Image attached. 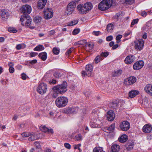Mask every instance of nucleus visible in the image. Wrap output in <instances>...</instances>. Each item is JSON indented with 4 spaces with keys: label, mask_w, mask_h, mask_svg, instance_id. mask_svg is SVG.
Masks as SVG:
<instances>
[{
    "label": "nucleus",
    "mask_w": 152,
    "mask_h": 152,
    "mask_svg": "<svg viewBox=\"0 0 152 152\" xmlns=\"http://www.w3.org/2000/svg\"><path fill=\"white\" fill-rule=\"evenodd\" d=\"M67 83L66 82H64L63 84L57 85L53 87L52 90L53 96L56 98L58 96V94H62L65 93L67 90Z\"/></svg>",
    "instance_id": "1"
},
{
    "label": "nucleus",
    "mask_w": 152,
    "mask_h": 152,
    "mask_svg": "<svg viewBox=\"0 0 152 152\" xmlns=\"http://www.w3.org/2000/svg\"><path fill=\"white\" fill-rule=\"evenodd\" d=\"M93 7L92 4L90 2H87L84 5L79 4L77 6V9L81 14H84L87 13Z\"/></svg>",
    "instance_id": "2"
},
{
    "label": "nucleus",
    "mask_w": 152,
    "mask_h": 152,
    "mask_svg": "<svg viewBox=\"0 0 152 152\" xmlns=\"http://www.w3.org/2000/svg\"><path fill=\"white\" fill-rule=\"evenodd\" d=\"M21 24L26 27H28L31 29H34L35 27L32 26L31 19L28 16H22L20 19Z\"/></svg>",
    "instance_id": "3"
},
{
    "label": "nucleus",
    "mask_w": 152,
    "mask_h": 152,
    "mask_svg": "<svg viewBox=\"0 0 152 152\" xmlns=\"http://www.w3.org/2000/svg\"><path fill=\"white\" fill-rule=\"evenodd\" d=\"M113 3V0H103L99 4L98 9L102 11L107 10L111 7Z\"/></svg>",
    "instance_id": "4"
},
{
    "label": "nucleus",
    "mask_w": 152,
    "mask_h": 152,
    "mask_svg": "<svg viewBox=\"0 0 152 152\" xmlns=\"http://www.w3.org/2000/svg\"><path fill=\"white\" fill-rule=\"evenodd\" d=\"M68 102L67 98L64 96H60L58 97L55 101L56 106L59 108L64 107L67 105Z\"/></svg>",
    "instance_id": "5"
},
{
    "label": "nucleus",
    "mask_w": 152,
    "mask_h": 152,
    "mask_svg": "<svg viewBox=\"0 0 152 152\" xmlns=\"http://www.w3.org/2000/svg\"><path fill=\"white\" fill-rule=\"evenodd\" d=\"M76 6V3L74 1L70 2L67 6L66 13L67 15L72 14L75 10Z\"/></svg>",
    "instance_id": "6"
},
{
    "label": "nucleus",
    "mask_w": 152,
    "mask_h": 152,
    "mask_svg": "<svg viewBox=\"0 0 152 152\" xmlns=\"http://www.w3.org/2000/svg\"><path fill=\"white\" fill-rule=\"evenodd\" d=\"M47 88L46 84L42 83L39 84L37 88V91L39 94L43 95L46 92Z\"/></svg>",
    "instance_id": "7"
},
{
    "label": "nucleus",
    "mask_w": 152,
    "mask_h": 152,
    "mask_svg": "<svg viewBox=\"0 0 152 152\" xmlns=\"http://www.w3.org/2000/svg\"><path fill=\"white\" fill-rule=\"evenodd\" d=\"M86 71H82V74L83 75H86L89 76H90L92 73L93 67L90 64L86 65Z\"/></svg>",
    "instance_id": "8"
},
{
    "label": "nucleus",
    "mask_w": 152,
    "mask_h": 152,
    "mask_svg": "<svg viewBox=\"0 0 152 152\" xmlns=\"http://www.w3.org/2000/svg\"><path fill=\"white\" fill-rule=\"evenodd\" d=\"M144 42L143 40L140 39L135 42V48L137 50H140L142 49L144 45Z\"/></svg>",
    "instance_id": "9"
},
{
    "label": "nucleus",
    "mask_w": 152,
    "mask_h": 152,
    "mask_svg": "<svg viewBox=\"0 0 152 152\" xmlns=\"http://www.w3.org/2000/svg\"><path fill=\"white\" fill-rule=\"evenodd\" d=\"M21 11L23 14H29L31 11V7L28 5H24L22 7Z\"/></svg>",
    "instance_id": "10"
},
{
    "label": "nucleus",
    "mask_w": 152,
    "mask_h": 152,
    "mask_svg": "<svg viewBox=\"0 0 152 152\" xmlns=\"http://www.w3.org/2000/svg\"><path fill=\"white\" fill-rule=\"evenodd\" d=\"M144 64L143 61L140 60L136 62L133 65V69L134 70H138L141 69Z\"/></svg>",
    "instance_id": "11"
},
{
    "label": "nucleus",
    "mask_w": 152,
    "mask_h": 152,
    "mask_svg": "<svg viewBox=\"0 0 152 152\" xmlns=\"http://www.w3.org/2000/svg\"><path fill=\"white\" fill-rule=\"evenodd\" d=\"M130 124L126 121H123L120 124V127L121 129L123 131H126L130 128Z\"/></svg>",
    "instance_id": "12"
},
{
    "label": "nucleus",
    "mask_w": 152,
    "mask_h": 152,
    "mask_svg": "<svg viewBox=\"0 0 152 152\" xmlns=\"http://www.w3.org/2000/svg\"><path fill=\"white\" fill-rule=\"evenodd\" d=\"M136 81L135 77L132 76L126 79L124 81V83L127 85L132 84L135 83Z\"/></svg>",
    "instance_id": "13"
},
{
    "label": "nucleus",
    "mask_w": 152,
    "mask_h": 152,
    "mask_svg": "<svg viewBox=\"0 0 152 152\" xmlns=\"http://www.w3.org/2000/svg\"><path fill=\"white\" fill-rule=\"evenodd\" d=\"M44 17L46 19H49L53 16V13L51 9H47L44 12Z\"/></svg>",
    "instance_id": "14"
},
{
    "label": "nucleus",
    "mask_w": 152,
    "mask_h": 152,
    "mask_svg": "<svg viewBox=\"0 0 152 152\" xmlns=\"http://www.w3.org/2000/svg\"><path fill=\"white\" fill-rule=\"evenodd\" d=\"M135 57L132 55H130L127 56L124 60V62L127 64H129L133 62L135 60Z\"/></svg>",
    "instance_id": "15"
},
{
    "label": "nucleus",
    "mask_w": 152,
    "mask_h": 152,
    "mask_svg": "<svg viewBox=\"0 0 152 152\" xmlns=\"http://www.w3.org/2000/svg\"><path fill=\"white\" fill-rule=\"evenodd\" d=\"M77 112V109L76 108L69 107L64 110V113L66 114H75Z\"/></svg>",
    "instance_id": "16"
},
{
    "label": "nucleus",
    "mask_w": 152,
    "mask_h": 152,
    "mask_svg": "<svg viewBox=\"0 0 152 152\" xmlns=\"http://www.w3.org/2000/svg\"><path fill=\"white\" fill-rule=\"evenodd\" d=\"M144 89L147 93L152 96V85L151 84H147L145 87Z\"/></svg>",
    "instance_id": "17"
},
{
    "label": "nucleus",
    "mask_w": 152,
    "mask_h": 152,
    "mask_svg": "<svg viewBox=\"0 0 152 152\" xmlns=\"http://www.w3.org/2000/svg\"><path fill=\"white\" fill-rule=\"evenodd\" d=\"M107 117L108 120L109 121H113L115 117V115L113 111L110 110L108 112L107 115Z\"/></svg>",
    "instance_id": "18"
},
{
    "label": "nucleus",
    "mask_w": 152,
    "mask_h": 152,
    "mask_svg": "<svg viewBox=\"0 0 152 152\" xmlns=\"http://www.w3.org/2000/svg\"><path fill=\"white\" fill-rule=\"evenodd\" d=\"M40 129L42 132L45 133L48 132L52 134L53 133V129H49L45 126H41L40 127Z\"/></svg>",
    "instance_id": "19"
},
{
    "label": "nucleus",
    "mask_w": 152,
    "mask_h": 152,
    "mask_svg": "<svg viewBox=\"0 0 152 152\" xmlns=\"http://www.w3.org/2000/svg\"><path fill=\"white\" fill-rule=\"evenodd\" d=\"M47 0H39L38 3V8L39 9H43L45 6Z\"/></svg>",
    "instance_id": "20"
},
{
    "label": "nucleus",
    "mask_w": 152,
    "mask_h": 152,
    "mask_svg": "<svg viewBox=\"0 0 152 152\" xmlns=\"http://www.w3.org/2000/svg\"><path fill=\"white\" fill-rule=\"evenodd\" d=\"M152 129V127L151 125L146 124L143 127L142 130L145 133H149L151 132Z\"/></svg>",
    "instance_id": "21"
},
{
    "label": "nucleus",
    "mask_w": 152,
    "mask_h": 152,
    "mask_svg": "<svg viewBox=\"0 0 152 152\" xmlns=\"http://www.w3.org/2000/svg\"><path fill=\"white\" fill-rule=\"evenodd\" d=\"M7 11L4 10H2L0 12V16L3 20L7 19L8 17Z\"/></svg>",
    "instance_id": "22"
},
{
    "label": "nucleus",
    "mask_w": 152,
    "mask_h": 152,
    "mask_svg": "<svg viewBox=\"0 0 152 152\" xmlns=\"http://www.w3.org/2000/svg\"><path fill=\"white\" fill-rule=\"evenodd\" d=\"M138 91L133 90L130 91L129 94V97L130 98H132L136 96L138 93Z\"/></svg>",
    "instance_id": "23"
},
{
    "label": "nucleus",
    "mask_w": 152,
    "mask_h": 152,
    "mask_svg": "<svg viewBox=\"0 0 152 152\" xmlns=\"http://www.w3.org/2000/svg\"><path fill=\"white\" fill-rule=\"evenodd\" d=\"M128 139V137L126 135L123 134L118 138V140L121 142H126Z\"/></svg>",
    "instance_id": "24"
},
{
    "label": "nucleus",
    "mask_w": 152,
    "mask_h": 152,
    "mask_svg": "<svg viewBox=\"0 0 152 152\" xmlns=\"http://www.w3.org/2000/svg\"><path fill=\"white\" fill-rule=\"evenodd\" d=\"M119 148V145L115 144H113L111 147L112 151L113 152H118Z\"/></svg>",
    "instance_id": "25"
},
{
    "label": "nucleus",
    "mask_w": 152,
    "mask_h": 152,
    "mask_svg": "<svg viewBox=\"0 0 152 152\" xmlns=\"http://www.w3.org/2000/svg\"><path fill=\"white\" fill-rule=\"evenodd\" d=\"M39 57L41 58L43 61H45L47 58V54L45 52L41 53H39L38 56Z\"/></svg>",
    "instance_id": "26"
},
{
    "label": "nucleus",
    "mask_w": 152,
    "mask_h": 152,
    "mask_svg": "<svg viewBox=\"0 0 152 152\" xmlns=\"http://www.w3.org/2000/svg\"><path fill=\"white\" fill-rule=\"evenodd\" d=\"M31 136L28 138L29 141H34L35 140L38 139V137L37 134L34 133L33 134H31Z\"/></svg>",
    "instance_id": "27"
},
{
    "label": "nucleus",
    "mask_w": 152,
    "mask_h": 152,
    "mask_svg": "<svg viewBox=\"0 0 152 152\" xmlns=\"http://www.w3.org/2000/svg\"><path fill=\"white\" fill-rule=\"evenodd\" d=\"M122 73V71L121 70H118L113 72L112 74L113 77H116L121 75Z\"/></svg>",
    "instance_id": "28"
},
{
    "label": "nucleus",
    "mask_w": 152,
    "mask_h": 152,
    "mask_svg": "<svg viewBox=\"0 0 152 152\" xmlns=\"http://www.w3.org/2000/svg\"><path fill=\"white\" fill-rule=\"evenodd\" d=\"M115 128V124H112L109 127L107 128V132H113Z\"/></svg>",
    "instance_id": "29"
},
{
    "label": "nucleus",
    "mask_w": 152,
    "mask_h": 152,
    "mask_svg": "<svg viewBox=\"0 0 152 152\" xmlns=\"http://www.w3.org/2000/svg\"><path fill=\"white\" fill-rule=\"evenodd\" d=\"M93 152H105L103 151L102 148L98 147L95 148L93 150Z\"/></svg>",
    "instance_id": "30"
},
{
    "label": "nucleus",
    "mask_w": 152,
    "mask_h": 152,
    "mask_svg": "<svg viewBox=\"0 0 152 152\" xmlns=\"http://www.w3.org/2000/svg\"><path fill=\"white\" fill-rule=\"evenodd\" d=\"M78 21L77 20H74L68 23L67 26H72L77 24L78 23Z\"/></svg>",
    "instance_id": "31"
},
{
    "label": "nucleus",
    "mask_w": 152,
    "mask_h": 152,
    "mask_svg": "<svg viewBox=\"0 0 152 152\" xmlns=\"http://www.w3.org/2000/svg\"><path fill=\"white\" fill-rule=\"evenodd\" d=\"M44 49V48L42 45H39L36 47L34 49V51H39L42 50Z\"/></svg>",
    "instance_id": "32"
},
{
    "label": "nucleus",
    "mask_w": 152,
    "mask_h": 152,
    "mask_svg": "<svg viewBox=\"0 0 152 152\" xmlns=\"http://www.w3.org/2000/svg\"><path fill=\"white\" fill-rule=\"evenodd\" d=\"M42 18L40 16H36L34 19V21L36 23H39L41 21Z\"/></svg>",
    "instance_id": "33"
},
{
    "label": "nucleus",
    "mask_w": 152,
    "mask_h": 152,
    "mask_svg": "<svg viewBox=\"0 0 152 152\" xmlns=\"http://www.w3.org/2000/svg\"><path fill=\"white\" fill-rule=\"evenodd\" d=\"M114 28V26L112 23L108 24L107 27V30L108 32H110Z\"/></svg>",
    "instance_id": "34"
},
{
    "label": "nucleus",
    "mask_w": 152,
    "mask_h": 152,
    "mask_svg": "<svg viewBox=\"0 0 152 152\" xmlns=\"http://www.w3.org/2000/svg\"><path fill=\"white\" fill-rule=\"evenodd\" d=\"M102 59V57L100 56H97L95 58L94 61L96 63L99 62Z\"/></svg>",
    "instance_id": "35"
},
{
    "label": "nucleus",
    "mask_w": 152,
    "mask_h": 152,
    "mask_svg": "<svg viewBox=\"0 0 152 152\" xmlns=\"http://www.w3.org/2000/svg\"><path fill=\"white\" fill-rule=\"evenodd\" d=\"M8 31L10 32L15 33L17 32V30L14 28L10 27L8 29Z\"/></svg>",
    "instance_id": "36"
},
{
    "label": "nucleus",
    "mask_w": 152,
    "mask_h": 152,
    "mask_svg": "<svg viewBox=\"0 0 152 152\" xmlns=\"http://www.w3.org/2000/svg\"><path fill=\"white\" fill-rule=\"evenodd\" d=\"M86 46V48L89 50H91L93 48V45L89 43H87Z\"/></svg>",
    "instance_id": "37"
},
{
    "label": "nucleus",
    "mask_w": 152,
    "mask_h": 152,
    "mask_svg": "<svg viewBox=\"0 0 152 152\" xmlns=\"http://www.w3.org/2000/svg\"><path fill=\"white\" fill-rule=\"evenodd\" d=\"M31 135V133L30 132H23L21 134V135L23 137H28Z\"/></svg>",
    "instance_id": "38"
},
{
    "label": "nucleus",
    "mask_w": 152,
    "mask_h": 152,
    "mask_svg": "<svg viewBox=\"0 0 152 152\" xmlns=\"http://www.w3.org/2000/svg\"><path fill=\"white\" fill-rule=\"evenodd\" d=\"M53 52L54 54L58 55L59 54L60 51L58 49L56 48H54L53 50Z\"/></svg>",
    "instance_id": "39"
},
{
    "label": "nucleus",
    "mask_w": 152,
    "mask_h": 152,
    "mask_svg": "<svg viewBox=\"0 0 152 152\" xmlns=\"http://www.w3.org/2000/svg\"><path fill=\"white\" fill-rule=\"evenodd\" d=\"M111 107L113 108H115L118 107V104L116 102H113L110 104Z\"/></svg>",
    "instance_id": "40"
},
{
    "label": "nucleus",
    "mask_w": 152,
    "mask_h": 152,
    "mask_svg": "<svg viewBox=\"0 0 152 152\" xmlns=\"http://www.w3.org/2000/svg\"><path fill=\"white\" fill-rule=\"evenodd\" d=\"M122 36L121 35H118L116 37V39L117 40V43H118L121 41V39L122 38Z\"/></svg>",
    "instance_id": "41"
},
{
    "label": "nucleus",
    "mask_w": 152,
    "mask_h": 152,
    "mask_svg": "<svg viewBox=\"0 0 152 152\" xmlns=\"http://www.w3.org/2000/svg\"><path fill=\"white\" fill-rule=\"evenodd\" d=\"M80 31V29L79 28L75 29L72 32V34L74 35H76L78 34Z\"/></svg>",
    "instance_id": "42"
},
{
    "label": "nucleus",
    "mask_w": 152,
    "mask_h": 152,
    "mask_svg": "<svg viewBox=\"0 0 152 152\" xmlns=\"http://www.w3.org/2000/svg\"><path fill=\"white\" fill-rule=\"evenodd\" d=\"M87 43V41L86 40H82L78 42V44L80 45H84L86 44Z\"/></svg>",
    "instance_id": "43"
},
{
    "label": "nucleus",
    "mask_w": 152,
    "mask_h": 152,
    "mask_svg": "<svg viewBox=\"0 0 152 152\" xmlns=\"http://www.w3.org/2000/svg\"><path fill=\"white\" fill-rule=\"evenodd\" d=\"M92 128H95L98 127V125L97 124L95 123L91 122L90 124Z\"/></svg>",
    "instance_id": "44"
},
{
    "label": "nucleus",
    "mask_w": 152,
    "mask_h": 152,
    "mask_svg": "<svg viewBox=\"0 0 152 152\" xmlns=\"http://www.w3.org/2000/svg\"><path fill=\"white\" fill-rule=\"evenodd\" d=\"M24 45V44H18L16 46V48L18 50H19L22 48L23 46Z\"/></svg>",
    "instance_id": "45"
},
{
    "label": "nucleus",
    "mask_w": 152,
    "mask_h": 152,
    "mask_svg": "<svg viewBox=\"0 0 152 152\" xmlns=\"http://www.w3.org/2000/svg\"><path fill=\"white\" fill-rule=\"evenodd\" d=\"M74 48H70L69 49L67 50V52L66 53V55L69 54L71 53L74 50Z\"/></svg>",
    "instance_id": "46"
},
{
    "label": "nucleus",
    "mask_w": 152,
    "mask_h": 152,
    "mask_svg": "<svg viewBox=\"0 0 152 152\" xmlns=\"http://www.w3.org/2000/svg\"><path fill=\"white\" fill-rule=\"evenodd\" d=\"M82 138V137L80 134L76 135L75 137V138L77 141L81 140Z\"/></svg>",
    "instance_id": "47"
},
{
    "label": "nucleus",
    "mask_w": 152,
    "mask_h": 152,
    "mask_svg": "<svg viewBox=\"0 0 152 152\" xmlns=\"http://www.w3.org/2000/svg\"><path fill=\"white\" fill-rule=\"evenodd\" d=\"M127 4H131L134 2V0H125Z\"/></svg>",
    "instance_id": "48"
},
{
    "label": "nucleus",
    "mask_w": 152,
    "mask_h": 152,
    "mask_svg": "<svg viewBox=\"0 0 152 152\" xmlns=\"http://www.w3.org/2000/svg\"><path fill=\"white\" fill-rule=\"evenodd\" d=\"M138 19H134L131 23V25L132 26V25H134V24L137 23H138Z\"/></svg>",
    "instance_id": "49"
},
{
    "label": "nucleus",
    "mask_w": 152,
    "mask_h": 152,
    "mask_svg": "<svg viewBox=\"0 0 152 152\" xmlns=\"http://www.w3.org/2000/svg\"><path fill=\"white\" fill-rule=\"evenodd\" d=\"M84 94L86 97H88L91 96V93L89 91H86L84 92Z\"/></svg>",
    "instance_id": "50"
},
{
    "label": "nucleus",
    "mask_w": 152,
    "mask_h": 152,
    "mask_svg": "<svg viewBox=\"0 0 152 152\" xmlns=\"http://www.w3.org/2000/svg\"><path fill=\"white\" fill-rule=\"evenodd\" d=\"M64 145L66 148L68 149H70L71 148V145L69 143H65L64 144Z\"/></svg>",
    "instance_id": "51"
},
{
    "label": "nucleus",
    "mask_w": 152,
    "mask_h": 152,
    "mask_svg": "<svg viewBox=\"0 0 152 152\" xmlns=\"http://www.w3.org/2000/svg\"><path fill=\"white\" fill-rule=\"evenodd\" d=\"M34 145L36 146V148L38 149L40 148V145L39 143L37 141L35 142L34 143Z\"/></svg>",
    "instance_id": "52"
},
{
    "label": "nucleus",
    "mask_w": 152,
    "mask_h": 152,
    "mask_svg": "<svg viewBox=\"0 0 152 152\" xmlns=\"http://www.w3.org/2000/svg\"><path fill=\"white\" fill-rule=\"evenodd\" d=\"M108 53L107 52H102L101 54V56L102 57V56H104L105 57H106L108 56Z\"/></svg>",
    "instance_id": "53"
},
{
    "label": "nucleus",
    "mask_w": 152,
    "mask_h": 152,
    "mask_svg": "<svg viewBox=\"0 0 152 152\" xmlns=\"http://www.w3.org/2000/svg\"><path fill=\"white\" fill-rule=\"evenodd\" d=\"M100 34V32L99 31H94L92 32L93 34L96 36L99 35Z\"/></svg>",
    "instance_id": "54"
},
{
    "label": "nucleus",
    "mask_w": 152,
    "mask_h": 152,
    "mask_svg": "<svg viewBox=\"0 0 152 152\" xmlns=\"http://www.w3.org/2000/svg\"><path fill=\"white\" fill-rule=\"evenodd\" d=\"M15 70V69L14 68L12 67H10L9 68V72L11 73H13Z\"/></svg>",
    "instance_id": "55"
},
{
    "label": "nucleus",
    "mask_w": 152,
    "mask_h": 152,
    "mask_svg": "<svg viewBox=\"0 0 152 152\" xmlns=\"http://www.w3.org/2000/svg\"><path fill=\"white\" fill-rule=\"evenodd\" d=\"M21 78L23 80H25L26 79V75L24 73H22L21 75Z\"/></svg>",
    "instance_id": "56"
},
{
    "label": "nucleus",
    "mask_w": 152,
    "mask_h": 152,
    "mask_svg": "<svg viewBox=\"0 0 152 152\" xmlns=\"http://www.w3.org/2000/svg\"><path fill=\"white\" fill-rule=\"evenodd\" d=\"M113 39V37L111 36H110L107 37L106 38V40L108 41H110L112 40Z\"/></svg>",
    "instance_id": "57"
},
{
    "label": "nucleus",
    "mask_w": 152,
    "mask_h": 152,
    "mask_svg": "<svg viewBox=\"0 0 152 152\" xmlns=\"http://www.w3.org/2000/svg\"><path fill=\"white\" fill-rule=\"evenodd\" d=\"M55 33V31L54 30H52L49 31L48 32V34L49 35H52Z\"/></svg>",
    "instance_id": "58"
},
{
    "label": "nucleus",
    "mask_w": 152,
    "mask_h": 152,
    "mask_svg": "<svg viewBox=\"0 0 152 152\" xmlns=\"http://www.w3.org/2000/svg\"><path fill=\"white\" fill-rule=\"evenodd\" d=\"M81 145L80 144H79L77 145H74V148L75 149H78L80 151V149L79 148L80 146Z\"/></svg>",
    "instance_id": "59"
},
{
    "label": "nucleus",
    "mask_w": 152,
    "mask_h": 152,
    "mask_svg": "<svg viewBox=\"0 0 152 152\" xmlns=\"http://www.w3.org/2000/svg\"><path fill=\"white\" fill-rule=\"evenodd\" d=\"M37 62V60L36 59L33 60H32L30 62V63L31 64H34L36 63Z\"/></svg>",
    "instance_id": "60"
},
{
    "label": "nucleus",
    "mask_w": 152,
    "mask_h": 152,
    "mask_svg": "<svg viewBox=\"0 0 152 152\" xmlns=\"http://www.w3.org/2000/svg\"><path fill=\"white\" fill-rule=\"evenodd\" d=\"M37 55V53L35 52H32L30 53V56L31 57L35 56Z\"/></svg>",
    "instance_id": "61"
},
{
    "label": "nucleus",
    "mask_w": 152,
    "mask_h": 152,
    "mask_svg": "<svg viewBox=\"0 0 152 152\" xmlns=\"http://www.w3.org/2000/svg\"><path fill=\"white\" fill-rule=\"evenodd\" d=\"M49 83L50 84H55L56 83V81L55 80H50L49 81Z\"/></svg>",
    "instance_id": "62"
},
{
    "label": "nucleus",
    "mask_w": 152,
    "mask_h": 152,
    "mask_svg": "<svg viewBox=\"0 0 152 152\" xmlns=\"http://www.w3.org/2000/svg\"><path fill=\"white\" fill-rule=\"evenodd\" d=\"M8 65L9 67H12L14 65V64L11 62H9Z\"/></svg>",
    "instance_id": "63"
},
{
    "label": "nucleus",
    "mask_w": 152,
    "mask_h": 152,
    "mask_svg": "<svg viewBox=\"0 0 152 152\" xmlns=\"http://www.w3.org/2000/svg\"><path fill=\"white\" fill-rule=\"evenodd\" d=\"M146 12L145 11L142 12L141 13V15L142 16H145L146 15Z\"/></svg>",
    "instance_id": "64"
}]
</instances>
